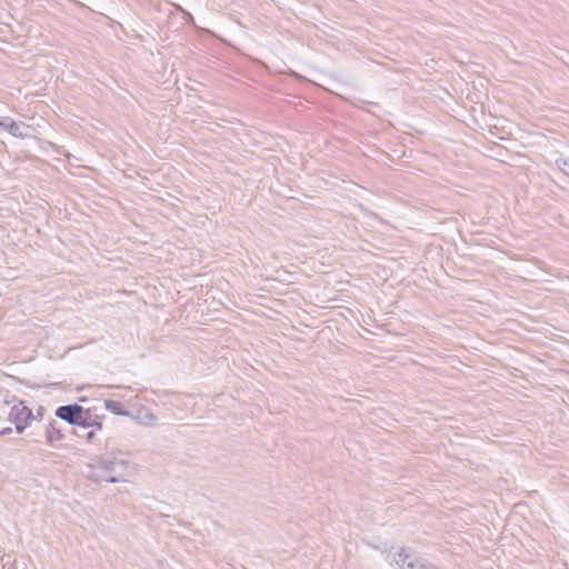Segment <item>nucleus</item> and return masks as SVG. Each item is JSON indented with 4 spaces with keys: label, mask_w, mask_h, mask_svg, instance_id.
<instances>
[{
    "label": "nucleus",
    "mask_w": 569,
    "mask_h": 569,
    "mask_svg": "<svg viewBox=\"0 0 569 569\" xmlns=\"http://www.w3.org/2000/svg\"><path fill=\"white\" fill-rule=\"evenodd\" d=\"M46 439L50 446H56L59 441L63 439V433L57 423H49L46 429Z\"/></svg>",
    "instance_id": "nucleus-3"
},
{
    "label": "nucleus",
    "mask_w": 569,
    "mask_h": 569,
    "mask_svg": "<svg viewBox=\"0 0 569 569\" xmlns=\"http://www.w3.org/2000/svg\"><path fill=\"white\" fill-rule=\"evenodd\" d=\"M9 419L16 425L17 431L21 433L32 421L33 413L23 402H18L11 407Z\"/></svg>",
    "instance_id": "nucleus-1"
},
{
    "label": "nucleus",
    "mask_w": 569,
    "mask_h": 569,
    "mask_svg": "<svg viewBox=\"0 0 569 569\" xmlns=\"http://www.w3.org/2000/svg\"><path fill=\"white\" fill-rule=\"evenodd\" d=\"M104 406L106 408L111 411L112 413L114 415H118V416H124L127 415V411L124 409V406L122 402L120 401H116V400H111V399H108L104 401Z\"/></svg>",
    "instance_id": "nucleus-4"
},
{
    "label": "nucleus",
    "mask_w": 569,
    "mask_h": 569,
    "mask_svg": "<svg viewBox=\"0 0 569 569\" xmlns=\"http://www.w3.org/2000/svg\"><path fill=\"white\" fill-rule=\"evenodd\" d=\"M84 410L79 405L61 406L56 410V416L70 425L86 426Z\"/></svg>",
    "instance_id": "nucleus-2"
},
{
    "label": "nucleus",
    "mask_w": 569,
    "mask_h": 569,
    "mask_svg": "<svg viewBox=\"0 0 569 569\" xmlns=\"http://www.w3.org/2000/svg\"><path fill=\"white\" fill-rule=\"evenodd\" d=\"M0 126L4 127V129L16 136V137H22L23 136V132H22V128H23V124L21 123H17V122H11L9 124H3L2 122H0Z\"/></svg>",
    "instance_id": "nucleus-5"
}]
</instances>
